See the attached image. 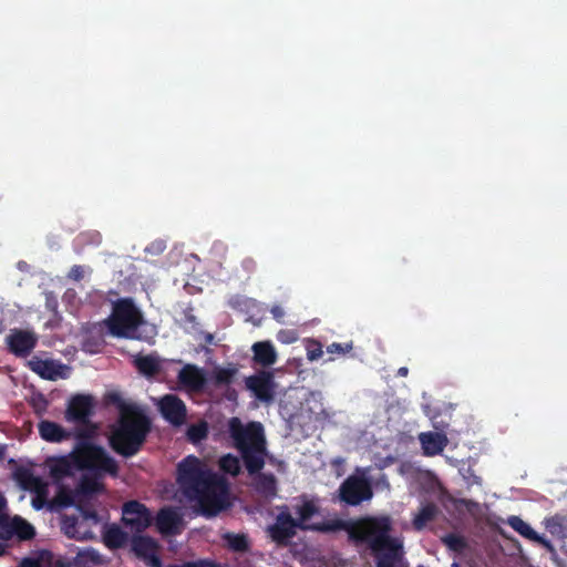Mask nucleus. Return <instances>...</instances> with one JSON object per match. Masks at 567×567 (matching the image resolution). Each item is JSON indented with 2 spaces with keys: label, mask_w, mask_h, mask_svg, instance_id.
Here are the masks:
<instances>
[{
  "label": "nucleus",
  "mask_w": 567,
  "mask_h": 567,
  "mask_svg": "<svg viewBox=\"0 0 567 567\" xmlns=\"http://www.w3.org/2000/svg\"><path fill=\"white\" fill-rule=\"evenodd\" d=\"M122 520L132 530L141 533L151 526L153 517L144 504L138 501H130L123 506Z\"/></svg>",
  "instance_id": "f8f14e48"
},
{
  "label": "nucleus",
  "mask_w": 567,
  "mask_h": 567,
  "mask_svg": "<svg viewBox=\"0 0 567 567\" xmlns=\"http://www.w3.org/2000/svg\"><path fill=\"white\" fill-rule=\"evenodd\" d=\"M246 386L255 398L265 403H271L275 399L276 383L274 373L270 371H259L254 375L246 378Z\"/></svg>",
  "instance_id": "9b49d317"
},
{
  "label": "nucleus",
  "mask_w": 567,
  "mask_h": 567,
  "mask_svg": "<svg viewBox=\"0 0 567 567\" xmlns=\"http://www.w3.org/2000/svg\"><path fill=\"white\" fill-rule=\"evenodd\" d=\"M163 567H183V564H168V565L163 566Z\"/></svg>",
  "instance_id": "bf43d9fd"
},
{
  "label": "nucleus",
  "mask_w": 567,
  "mask_h": 567,
  "mask_svg": "<svg viewBox=\"0 0 567 567\" xmlns=\"http://www.w3.org/2000/svg\"><path fill=\"white\" fill-rule=\"evenodd\" d=\"M133 363L138 372L145 377H154L161 371V361L158 357L154 354H137Z\"/></svg>",
  "instance_id": "b1692460"
},
{
  "label": "nucleus",
  "mask_w": 567,
  "mask_h": 567,
  "mask_svg": "<svg viewBox=\"0 0 567 567\" xmlns=\"http://www.w3.org/2000/svg\"><path fill=\"white\" fill-rule=\"evenodd\" d=\"M439 513V508L434 503L423 505L413 518V527L416 530L423 529L427 523L432 522Z\"/></svg>",
  "instance_id": "7c9ffc66"
},
{
  "label": "nucleus",
  "mask_w": 567,
  "mask_h": 567,
  "mask_svg": "<svg viewBox=\"0 0 567 567\" xmlns=\"http://www.w3.org/2000/svg\"><path fill=\"white\" fill-rule=\"evenodd\" d=\"M28 365L31 371L45 380L55 381L58 378L62 377L61 370L63 365L53 360H43L39 357H33L28 362Z\"/></svg>",
  "instance_id": "a211bd4d"
},
{
  "label": "nucleus",
  "mask_w": 567,
  "mask_h": 567,
  "mask_svg": "<svg viewBox=\"0 0 567 567\" xmlns=\"http://www.w3.org/2000/svg\"><path fill=\"white\" fill-rule=\"evenodd\" d=\"M6 553V547L3 544L0 543V556H2Z\"/></svg>",
  "instance_id": "13d9d810"
},
{
  "label": "nucleus",
  "mask_w": 567,
  "mask_h": 567,
  "mask_svg": "<svg viewBox=\"0 0 567 567\" xmlns=\"http://www.w3.org/2000/svg\"><path fill=\"white\" fill-rule=\"evenodd\" d=\"M223 538L234 553H247L250 549V542L246 534L226 533Z\"/></svg>",
  "instance_id": "2f4dec72"
},
{
  "label": "nucleus",
  "mask_w": 567,
  "mask_h": 567,
  "mask_svg": "<svg viewBox=\"0 0 567 567\" xmlns=\"http://www.w3.org/2000/svg\"><path fill=\"white\" fill-rule=\"evenodd\" d=\"M321 529H344L349 539L358 544H367L373 553H381L386 547L400 542L391 537L392 523L389 516L365 517L355 523H348L341 519L332 522L329 526Z\"/></svg>",
  "instance_id": "20e7f679"
},
{
  "label": "nucleus",
  "mask_w": 567,
  "mask_h": 567,
  "mask_svg": "<svg viewBox=\"0 0 567 567\" xmlns=\"http://www.w3.org/2000/svg\"><path fill=\"white\" fill-rule=\"evenodd\" d=\"M162 416L172 425L181 426L185 423L187 409L182 399L175 394H165L158 402Z\"/></svg>",
  "instance_id": "4468645a"
},
{
  "label": "nucleus",
  "mask_w": 567,
  "mask_h": 567,
  "mask_svg": "<svg viewBox=\"0 0 567 567\" xmlns=\"http://www.w3.org/2000/svg\"><path fill=\"white\" fill-rule=\"evenodd\" d=\"M443 543L454 551H462L466 547L465 539L456 534H447L443 538Z\"/></svg>",
  "instance_id": "4c0bfd02"
},
{
  "label": "nucleus",
  "mask_w": 567,
  "mask_h": 567,
  "mask_svg": "<svg viewBox=\"0 0 567 567\" xmlns=\"http://www.w3.org/2000/svg\"><path fill=\"white\" fill-rule=\"evenodd\" d=\"M270 312L274 316V318L278 321L281 320L285 315V311L280 306H274Z\"/></svg>",
  "instance_id": "09e8293b"
},
{
  "label": "nucleus",
  "mask_w": 567,
  "mask_h": 567,
  "mask_svg": "<svg viewBox=\"0 0 567 567\" xmlns=\"http://www.w3.org/2000/svg\"><path fill=\"white\" fill-rule=\"evenodd\" d=\"M42 401H43V404H44V408H45L48 402L43 398H42Z\"/></svg>",
  "instance_id": "680f3d73"
},
{
  "label": "nucleus",
  "mask_w": 567,
  "mask_h": 567,
  "mask_svg": "<svg viewBox=\"0 0 567 567\" xmlns=\"http://www.w3.org/2000/svg\"><path fill=\"white\" fill-rule=\"evenodd\" d=\"M76 429L72 431V437L76 439V444L71 456L78 467H91L99 464L104 470L114 471V458L102 446L91 442L96 433V425L90 419L86 422H76Z\"/></svg>",
  "instance_id": "39448f33"
},
{
  "label": "nucleus",
  "mask_w": 567,
  "mask_h": 567,
  "mask_svg": "<svg viewBox=\"0 0 567 567\" xmlns=\"http://www.w3.org/2000/svg\"><path fill=\"white\" fill-rule=\"evenodd\" d=\"M83 277H84V268L80 265H74L68 274V278L72 279L74 281H80L83 279Z\"/></svg>",
  "instance_id": "37998d69"
},
{
  "label": "nucleus",
  "mask_w": 567,
  "mask_h": 567,
  "mask_svg": "<svg viewBox=\"0 0 567 567\" xmlns=\"http://www.w3.org/2000/svg\"><path fill=\"white\" fill-rule=\"evenodd\" d=\"M157 549L156 540L150 536H134L132 539V550L142 560Z\"/></svg>",
  "instance_id": "a878e982"
},
{
  "label": "nucleus",
  "mask_w": 567,
  "mask_h": 567,
  "mask_svg": "<svg viewBox=\"0 0 567 567\" xmlns=\"http://www.w3.org/2000/svg\"><path fill=\"white\" fill-rule=\"evenodd\" d=\"M219 468L224 473L236 476L240 473L239 458L233 454H226L219 460Z\"/></svg>",
  "instance_id": "c9c22d12"
},
{
  "label": "nucleus",
  "mask_w": 567,
  "mask_h": 567,
  "mask_svg": "<svg viewBox=\"0 0 567 567\" xmlns=\"http://www.w3.org/2000/svg\"><path fill=\"white\" fill-rule=\"evenodd\" d=\"M176 481L199 515L210 518L227 507V482L207 468L198 457L188 455L178 463Z\"/></svg>",
  "instance_id": "f257e3e1"
},
{
  "label": "nucleus",
  "mask_w": 567,
  "mask_h": 567,
  "mask_svg": "<svg viewBox=\"0 0 567 567\" xmlns=\"http://www.w3.org/2000/svg\"><path fill=\"white\" fill-rule=\"evenodd\" d=\"M183 567H219V564L209 558H200L194 561H184Z\"/></svg>",
  "instance_id": "79ce46f5"
},
{
  "label": "nucleus",
  "mask_w": 567,
  "mask_h": 567,
  "mask_svg": "<svg viewBox=\"0 0 567 567\" xmlns=\"http://www.w3.org/2000/svg\"><path fill=\"white\" fill-rule=\"evenodd\" d=\"M20 567H43L40 563V560L35 559V558H23L21 564H20Z\"/></svg>",
  "instance_id": "de8ad7c7"
},
{
  "label": "nucleus",
  "mask_w": 567,
  "mask_h": 567,
  "mask_svg": "<svg viewBox=\"0 0 567 567\" xmlns=\"http://www.w3.org/2000/svg\"><path fill=\"white\" fill-rule=\"evenodd\" d=\"M409 373V369L406 367H402L398 370V375L400 377H406Z\"/></svg>",
  "instance_id": "5fc2aeb1"
},
{
  "label": "nucleus",
  "mask_w": 567,
  "mask_h": 567,
  "mask_svg": "<svg viewBox=\"0 0 567 567\" xmlns=\"http://www.w3.org/2000/svg\"><path fill=\"white\" fill-rule=\"evenodd\" d=\"M238 370L237 368H216L214 370V383L216 386L229 385L233 383Z\"/></svg>",
  "instance_id": "f704fd0d"
},
{
  "label": "nucleus",
  "mask_w": 567,
  "mask_h": 567,
  "mask_svg": "<svg viewBox=\"0 0 567 567\" xmlns=\"http://www.w3.org/2000/svg\"><path fill=\"white\" fill-rule=\"evenodd\" d=\"M78 470L71 453L68 456H62L52 462L50 465V475L55 481H61L65 477L73 475V470Z\"/></svg>",
  "instance_id": "5701e85b"
},
{
  "label": "nucleus",
  "mask_w": 567,
  "mask_h": 567,
  "mask_svg": "<svg viewBox=\"0 0 567 567\" xmlns=\"http://www.w3.org/2000/svg\"><path fill=\"white\" fill-rule=\"evenodd\" d=\"M35 492H37V496L32 499V506L35 509H41L44 506V504H45L44 487L39 489V491H35Z\"/></svg>",
  "instance_id": "c03bdc74"
},
{
  "label": "nucleus",
  "mask_w": 567,
  "mask_h": 567,
  "mask_svg": "<svg viewBox=\"0 0 567 567\" xmlns=\"http://www.w3.org/2000/svg\"><path fill=\"white\" fill-rule=\"evenodd\" d=\"M372 495L371 485L363 477L350 476L340 486V498L348 505H359L370 499Z\"/></svg>",
  "instance_id": "9d476101"
},
{
  "label": "nucleus",
  "mask_w": 567,
  "mask_h": 567,
  "mask_svg": "<svg viewBox=\"0 0 567 567\" xmlns=\"http://www.w3.org/2000/svg\"><path fill=\"white\" fill-rule=\"evenodd\" d=\"M128 535L117 525L109 526L103 533V542L110 549L122 548L127 542Z\"/></svg>",
  "instance_id": "bb28decb"
},
{
  "label": "nucleus",
  "mask_w": 567,
  "mask_h": 567,
  "mask_svg": "<svg viewBox=\"0 0 567 567\" xmlns=\"http://www.w3.org/2000/svg\"><path fill=\"white\" fill-rule=\"evenodd\" d=\"M112 336L125 339L144 340L140 329L146 324L143 313L132 298H121L113 305L106 322Z\"/></svg>",
  "instance_id": "423d86ee"
},
{
  "label": "nucleus",
  "mask_w": 567,
  "mask_h": 567,
  "mask_svg": "<svg viewBox=\"0 0 567 567\" xmlns=\"http://www.w3.org/2000/svg\"><path fill=\"white\" fill-rule=\"evenodd\" d=\"M352 349H353L352 341L346 342V343L333 342L327 347V352L329 354L344 355V354L349 353Z\"/></svg>",
  "instance_id": "a19ab883"
},
{
  "label": "nucleus",
  "mask_w": 567,
  "mask_h": 567,
  "mask_svg": "<svg viewBox=\"0 0 567 567\" xmlns=\"http://www.w3.org/2000/svg\"><path fill=\"white\" fill-rule=\"evenodd\" d=\"M156 527L162 535L175 536L181 534L183 518L173 507H164L156 515Z\"/></svg>",
  "instance_id": "dca6fc26"
},
{
  "label": "nucleus",
  "mask_w": 567,
  "mask_h": 567,
  "mask_svg": "<svg viewBox=\"0 0 567 567\" xmlns=\"http://www.w3.org/2000/svg\"><path fill=\"white\" fill-rule=\"evenodd\" d=\"M507 524L523 537L548 545V543L542 538L526 522L518 516H509Z\"/></svg>",
  "instance_id": "c85d7f7f"
},
{
  "label": "nucleus",
  "mask_w": 567,
  "mask_h": 567,
  "mask_svg": "<svg viewBox=\"0 0 567 567\" xmlns=\"http://www.w3.org/2000/svg\"><path fill=\"white\" fill-rule=\"evenodd\" d=\"M286 334H287V332L280 331L278 334V340H280L281 342H285V343L291 342L293 339H289L288 336H286Z\"/></svg>",
  "instance_id": "603ef678"
},
{
  "label": "nucleus",
  "mask_w": 567,
  "mask_h": 567,
  "mask_svg": "<svg viewBox=\"0 0 567 567\" xmlns=\"http://www.w3.org/2000/svg\"><path fill=\"white\" fill-rule=\"evenodd\" d=\"M394 547H386L378 555L377 567H394L398 561L402 559L403 546L401 542L393 545Z\"/></svg>",
  "instance_id": "cd10ccee"
},
{
  "label": "nucleus",
  "mask_w": 567,
  "mask_h": 567,
  "mask_svg": "<svg viewBox=\"0 0 567 567\" xmlns=\"http://www.w3.org/2000/svg\"><path fill=\"white\" fill-rule=\"evenodd\" d=\"M299 525L289 512L288 506L280 507V512L274 524L268 525L266 533L268 537L279 547H287L297 535Z\"/></svg>",
  "instance_id": "0eeeda50"
},
{
  "label": "nucleus",
  "mask_w": 567,
  "mask_h": 567,
  "mask_svg": "<svg viewBox=\"0 0 567 567\" xmlns=\"http://www.w3.org/2000/svg\"><path fill=\"white\" fill-rule=\"evenodd\" d=\"M178 382L185 389L194 392L204 390L206 385V377L202 369L195 364H186L178 372Z\"/></svg>",
  "instance_id": "f3484780"
},
{
  "label": "nucleus",
  "mask_w": 567,
  "mask_h": 567,
  "mask_svg": "<svg viewBox=\"0 0 567 567\" xmlns=\"http://www.w3.org/2000/svg\"><path fill=\"white\" fill-rule=\"evenodd\" d=\"M296 513L298 515V518H296L297 524L299 525V529L307 530H321V532H329L330 529H321L317 527H323L329 526L332 523L323 524V525H307V522L311 519L313 515L318 513V507L315 505L311 501H306L301 505L296 507Z\"/></svg>",
  "instance_id": "412c9836"
},
{
  "label": "nucleus",
  "mask_w": 567,
  "mask_h": 567,
  "mask_svg": "<svg viewBox=\"0 0 567 567\" xmlns=\"http://www.w3.org/2000/svg\"><path fill=\"white\" fill-rule=\"evenodd\" d=\"M9 351L19 358L28 357L38 344V336L33 331L12 329L6 337Z\"/></svg>",
  "instance_id": "ddd939ff"
},
{
  "label": "nucleus",
  "mask_w": 567,
  "mask_h": 567,
  "mask_svg": "<svg viewBox=\"0 0 567 567\" xmlns=\"http://www.w3.org/2000/svg\"><path fill=\"white\" fill-rule=\"evenodd\" d=\"M63 504L66 505V506H70V505H73L74 504V499L71 495H65L63 497Z\"/></svg>",
  "instance_id": "864d4df0"
},
{
  "label": "nucleus",
  "mask_w": 567,
  "mask_h": 567,
  "mask_svg": "<svg viewBox=\"0 0 567 567\" xmlns=\"http://www.w3.org/2000/svg\"><path fill=\"white\" fill-rule=\"evenodd\" d=\"M258 474L256 478V489L266 495V496H275L277 493V482L272 474Z\"/></svg>",
  "instance_id": "473e14b6"
},
{
  "label": "nucleus",
  "mask_w": 567,
  "mask_h": 567,
  "mask_svg": "<svg viewBox=\"0 0 567 567\" xmlns=\"http://www.w3.org/2000/svg\"><path fill=\"white\" fill-rule=\"evenodd\" d=\"M81 239L83 241H86V238H90V241L93 244H100L101 243V235L97 231L93 233H83L80 235Z\"/></svg>",
  "instance_id": "49530a36"
},
{
  "label": "nucleus",
  "mask_w": 567,
  "mask_h": 567,
  "mask_svg": "<svg viewBox=\"0 0 567 567\" xmlns=\"http://www.w3.org/2000/svg\"><path fill=\"white\" fill-rule=\"evenodd\" d=\"M143 561L148 567H163L162 560H161L159 556L157 555V551H154L153 554H151L147 557H145L143 559Z\"/></svg>",
  "instance_id": "a18cd8bd"
},
{
  "label": "nucleus",
  "mask_w": 567,
  "mask_h": 567,
  "mask_svg": "<svg viewBox=\"0 0 567 567\" xmlns=\"http://www.w3.org/2000/svg\"><path fill=\"white\" fill-rule=\"evenodd\" d=\"M208 435V425L206 422H199L196 424H192L187 429V437L190 442L197 443L202 440L206 439Z\"/></svg>",
  "instance_id": "e433bc0d"
},
{
  "label": "nucleus",
  "mask_w": 567,
  "mask_h": 567,
  "mask_svg": "<svg viewBox=\"0 0 567 567\" xmlns=\"http://www.w3.org/2000/svg\"><path fill=\"white\" fill-rule=\"evenodd\" d=\"M34 536V527L22 517L11 518L7 513L0 515V539L10 540L16 537L20 542H24L31 540Z\"/></svg>",
  "instance_id": "1a4fd4ad"
},
{
  "label": "nucleus",
  "mask_w": 567,
  "mask_h": 567,
  "mask_svg": "<svg viewBox=\"0 0 567 567\" xmlns=\"http://www.w3.org/2000/svg\"><path fill=\"white\" fill-rule=\"evenodd\" d=\"M419 441L422 445L423 453L426 456L441 454L447 444L446 436L439 432L420 433Z\"/></svg>",
  "instance_id": "aec40b11"
},
{
  "label": "nucleus",
  "mask_w": 567,
  "mask_h": 567,
  "mask_svg": "<svg viewBox=\"0 0 567 567\" xmlns=\"http://www.w3.org/2000/svg\"><path fill=\"white\" fill-rule=\"evenodd\" d=\"M76 507L81 512L82 517L85 520H90L93 524H97L100 522L97 512L91 505L85 504L82 501H79Z\"/></svg>",
  "instance_id": "58836bf2"
},
{
  "label": "nucleus",
  "mask_w": 567,
  "mask_h": 567,
  "mask_svg": "<svg viewBox=\"0 0 567 567\" xmlns=\"http://www.w3.org/2000/svg\"><path fill=\"white\" fill-rule=\"evenodd\" d=\"M567 518L563 515H554L551 517L546 518L545 527L551 534L556 536L567 537Z\"/></svg>",
  "instance_id": "72a5a7b5"
},
{
  "label": "nucleus",
  "mask_w": 567,
  "mask_h": 567,
  "mask_svg": "<svg viewBox=\"0 0 567 567\" xmlns=\"http://www.w3.org/2000/svg\"><path fill=\"white\" fill-rule=\"evenodd\" d=\"M52 567H69V565L65 564L63 560L58 559V560L54 561Z\"/></svg>",
  "instance_id": "4d7b16f0"
},
{
  "label": "nucleus",
  "mask_w": 567,
  "mask_h": 567,
  "mask_svg": "<svg viewBox=\"0 0 567 567\" xmlns=\"http://www.w3.org/2000/svg\"><path fill=\"white\" fill-rule=\"evenodd\" d=\"M4 508H6V499L4 497L0 494V515L2 513H4Z\"/></svg>",
  "instance_id": "6e6d98bb"
},
{
  "label": "nucleus",
  "mask_w": 567,
  "mask_h": 567,
  "mask_svg": "<svg viewBox=\"0 0 567 567\" xmlns=\"http://www.w3.org/2000/svg\"><path fill=\"white\" fill-rule=\"evenodd\" d=\"M39 434L42 440L51 443H60L72 437V431L65 430L60 424L43 420L38 424Z\"/></svg>",
  "instance_id": "6ab92c4d"
},
{
  "label": "nucleus",
  "mask_w": 567,
  "mask_h": 567,
  "mask_svg": "<svg viewBox=\"0 0 567 567\" xmlns=\"http://www.w3.org/2000/svg\"><path fill=\"white\" fill-rule=\"evenodd\" d=\"M16 480L22 488L29 491H39L43 488V483L40 477L35 476L33 472L25 467H20L14 473Z\"/></svg>",
  "instance_id": "c756f323"
},
{
  "label": "nucleus",
  "mask_w": 567,
  "mask_h": 567,
  "mask_svg": "<svg viewBox=\"0 0 567 567\" xmlns=\"http://www.w3.org/2000/svg\"><path fill=\"white\" fill-rule=\"evenodd\" d=\"M229 436L235 449L240 453L244 465L250 475L259 473L265 466L267 454L264 427L259 422L244 425L238 417L228 422Z\"/></svg>",
  "instance_id": "7ed1b4c3"
},
{
  "label": "nucleus",
  "mask_w": 567,
  "mask_h": 567,
  "mask_svg": "<svg viewBox=\"0 0 567 567\" xmlns=\"http://www.w3.org/2000/svg\"><path fill=\"white\" fill-rule=\"evenodd\" d=\"M452 567H461V565H460V564H457V563H453V564H452Z\"/></svg>",
  "instance_id": "052dcab7"
},
{
  "label": "nucleus",
  "mask_w": 567,
  "mask_h": 567,
  "mask_svg": "<svg viewBox=\"0 0 567 567\" xmlns=\"http://www.w3.org/2000/svg\"><path fill=\"white\" fill-rule=\"evenodd\" d=\"M286 334H287V332L280 331L278 334V340H280L281 342H285V343L291 342L293 339H289L288 336H286Z\"/></svg>",
  "instance_id": "3c124183"
},
{
  "label": "nucleus",
  "mask_w": 567,
  "mask_h": 567,
  "mask_svg": "<svg viewBox=\"0 0 567 567\" xmlns=\"http://www.w3.org/2000/svg\"><path fill=\"white\" fill-rule=\"evenodd\" d=\"M86 556L90 558L91 561L97 563L100 560V556L95 550H90L86 553Z\"/></svg>",
  "instance_id": "8fccbe9b"
},
{
  "label": "nucleus",
  "mask_w": 567,
  "mask_h": 567,
  "mask_svg": "<svg viewBox=\"0 0 567 567\" xmlns=\"http://www.w3.org/2000/svg\"><path fill=\"white\" fill-rule=\"evenodd\" d=\"M306 350H307V358L310 361L318 360L319 358H321V355L323 353L322 344L319 341L313 340V339L308 340Z\"/></svg>",
  "instance_id": "ea45409f"
},
{
  "label": "nucleus",
  "mask_w": 567,
  "mask_h": 567,
  "mask_svg": "<svg viewBox=\"0 0 567 567\" xmlns=\"http://www.w3.org/2000/svg\"><path fill=\"white\" fill-rule=\"evenodd\" d=\"M93 414V400L90 395L76 394L69 401L65 410V420L68 422H86Z\"/></svg>",
  "instance_id": "2eb2a0df"
},
{
  "label": "nucleus",
  "mask_w": 567,
  "mask_h": 567,
  "mask_svg": "<svg viewBox=\"0 0 567 567\" xmlns=\"http://www.w3.org/2000/svg\"><path fill=\"white\" fill-rule=\"evenodd\" d=\"M2 455H3V452H2V450H0V457H2Z\"/></svg>",
  "instance_id": "e2e57ef3"
},
{
  "label": "nucleus",
  "mask_w": 567,
  "mask_h": 567,
  "mask_svg": "<svg viewBox=\"0 0 567 567\" xmlns=\"http://www.w3.org/2000/svg\"><path fill=\"white\" fill-rule=\"evenodd\" d=\"M114 471L104 470L101 465H93L89 467H78L79 471H86L87 473L83 474L79 481L76 486V494L81 496H92L104 491V484L101 480L105 475H110L112 477L118 476V464L114 460Z\"/></svg>",
  "instance_id": "6e6552de"
},
{
  "label": "nucleus",
  "mask_w": 567,
  "mask_h": 567,
  "mask_svg": "<svg viewBox=\"0 0 567 567\" xmlns=\"http://www.w3.org/2000/svg\"><path fill=\"white\" fill-rule=\"evenodd\" d=\"M151 429V419L140 406L124 404L120 409L117 424L111 432L110 446L118 455L132 457L142 450Z\"/></svg>",
  "instance_id": "f03ea898"
},
{
  "label": "nucleus",
  "mask_w": 567,
  "mask_h": 567,
  "mask_svg": "<svg viewBox=\"0 0 567 567\" xmlns=\"http://www.w3.org/2000/svg\"><path fill=\"white\" fill-rule=\"evenodd\" d=\"M254 362L261 367H270L277 361V352L270 341H259L252 346Z\"/></svg>",
  "instance_id": "4be33fe9"
},
{
  "label": "nucleus",
  "mask_w": 567,
  "mask_h": 567,
  "mask_svg": "<svg viewBox=\"0 0 567 567\" xmlns=\"http://www.w3.org/2000/svg\"><path fill=\"white\" fill-rule=\"evenodd\" d=\"M83 523H80L76 516L64 515L61 519V529L65 536L76 540L87 538V530H82Z\"/></svg>",
  "instance_id": "393cba45"
}]
</instances>
